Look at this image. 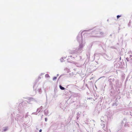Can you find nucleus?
Masks as SVG:
<instances>
[{
	"label": "nucleus",
	"instance_id": "nucleus-3",
	"mask_svg": "<svg viewBox=\"0 0 132 132\" xmlns=\"http://www.w3.org/2000/svg\"><path fill=\"white\" fill-rule=\"evenodd\" d=\"M121 16V15H118L117 16V19H118L119 17Z\"/></svg>",
	"mask_w": 132,
	"mask_h": 132
},
{
	"label": "nucleus",
	"instance_id": "nucleus-4",
	"mask_svg": "<svg viewBox=\"0 0 132 132\" xmlns=\"http://www.w3.org/2000/svg\"><path fill=\"white\" fill-rule=\"evenodd\" d=\"M57 78L56 77H54L53 78V80H56Z\"/></svg>",
	"mask_w": 132,
	"mask_h": 132
},
{
	"label": "nucleus",
	"instance_id": "nucleus-2",
	"mask_svg": "<svg viewBox=\"0 0 132 132\" xmlns=\"http://www.w3.org/2000/svg\"><path fill=\"white\" fill-rule=\"evenodd\" d=\"M7 130V127H5V128L4 129H3V131H6V130Z\"/></svg>",
	"mask_w": 132,
	"mask_h": 132
},
{
	"label": "nucleus",
	"instance_id": "nucleus-1",
	"mask_svg": "<svg viewBox=\"0 0 132 132\" xmlns=\"http://www.w3.org/2000/svg\"><path fill=\"white\" fill-rule=\"evenodd\" d=\"M60 88L62 90H64L65 89V88L62 87L61 85L60 86Z\"/></svg>",
	"mask_w": 132,
	"mask_h": 132
},
{
	"label": "nucleus",
	"instance_id": "nucleus-5",
	"mask_svg": "<svg viewBox=\"0 0 132 132\" xmlns=\"http://www.w3.org/2000/svg\"><path fill=\"white\" fill-rule=\"evenodd\" d=\"M42 131V129H40L39 130V132H41Z\"/></svg>",
	"mask_w": 132,
	"mask_h": 132
},
{
	"label": "nucleus",
	"instance_id": "nucleus-6",
	"mask_svg": "<svg viewBox=\"0 0 132 132\" xmlns=\"http://www.w3.org/2000/svg\"><path fill=\"white\" fill-rule=\"evenodd\" d=\"M45 121H47V118H45Z\"/></svg>",
	"mask_w": 132,
	"mask_h": 132
}]
</instances>
